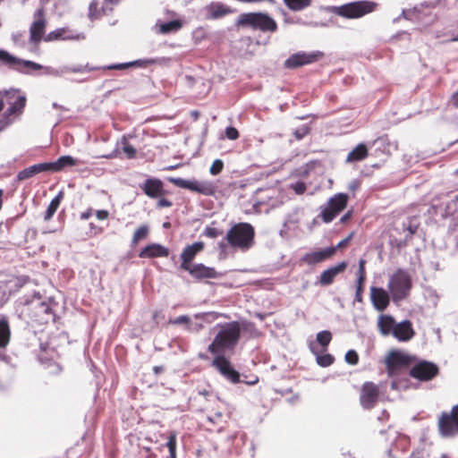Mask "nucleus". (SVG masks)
I'll return each instance as SVG.
<instances>
[{
  "label": "nucleus",
  "instance_id": "28",
  "mask_svg": "<svg viewBox=\"0 0 458 458\" xmlns=\"http://www.w3.org/2000/svg\"><path fill=\"white\" fill-rule=\"evenodd\" d=\"M182 27V21L180 19H175L169 21H157L155 29L160 34H171L180 30Z\"/></svg>",
  "mask_w": 458,
  "mask_h": 458
},
{
  "label": "nucleus",
  "instance_id": "40",
  "mask_svg": "<svg viewBox=\"0 0 458 458\" xmlns=\"http://www.w3.org/2000/svg\"><path fill=\"white\" fill-rule=\"evenodd\" d=\"M365 280H357L356 279V292H355V301L361 303L363 302V293L365 286Z\"/></svg>",
  "mask_w": 458,
  "mask_h": 458
},
{
  "label": "nucleus",
  "instance_id": "62",
  "mask_svg": "<svg viewBox=\"0 0 458 458\" xmlns=\"http://www.w3.org/2000/svg\"><path fill=\"white\" fill-rule=\"evenodd\" d=\"M4 106V93L0 92V112L3 110Z\"/></svg>",
  "mask_w": 458,
  "mask_h": 458
},
{
  "label": "nucleus",
  "instance_id": "64",
  "mask_svg": "<svg viewBox=\"0 0 458 458\" xmlns=\"http://www.w3.org/2000/svg\"><path fill=\"white\" fill-rule=\"evenodd\" d=\"M121 0H105V3L107 4H117Z\"/></svg>",
  "mask_w": 458,
  "mask_h": 458
},
{
  "label": "nucleus",
  "instance_id": "45",
  "mask_svg": "<svg viewBox=\"0 0 458 458\" xmlns=\"http://www.w3.org/2000/svg\"><path fill=\"white\" fill-rule=\"evenodd\" d=\"M365 264H366V261L364 259H360L358 271L356 273L357 280H360V281L365 280L366 281L367 274H366Z\"/></svg>",
  "mask_w": 458,
  "mask_h": 458
},
{
  "label": "nucleus",
  "instance_id": "21",
  "mask_svg": "<svg viewBox=\"0 0 458 458\" xmlns=\"http://www.w3.org/2000/svg\"><path fill=\"white\" fill-rule=\"evenodd\" d=\"M335 254V249L327 247L323 250L304 254L301 259V262L308 266H314L316 264L322 263L327 259H330Z\"/></svg>",
  "mask_w": 458,
  "mask_h": 458
},
{
  "label": "nucleus",
  "instance_id": "6",
  "mask_svg": "<svg viewBox=\"0 0 458 458\" xmlns=\"http://www.w3.org/2000/svg\"><path fill=\"white\" fill-rule=\"evenodd\" d=\"M387 288L394 303L406 300L412 289L411 275L407 271L398 268L390 276Z\"/></svg>",
  "mask_w": 458,
  "mask_h": 458
},
{
  "label": "nucleus",
  "instance_id": "13",
  "mask_svg": "<svg viewBox=\"0 0 458 458\" xmlns=\"http://www.w3.org/2000/svg\"><path fill=\"white\" fill-rule=\"evenodd\" d=\"M55 307H57V302L50 298L43 301L34 303L32 306V313L35 320L38 324L55 322Z\"/></svg>",
  "mask_w": 458,
  "mask_h": 458
},
{
  "label": "nucleus",
  "instance_id": "38",
  "mask_svg": "<svg viewBox=\"0 0 458 458\" xmlns=\"http://www.w3.org/2000/svg\"><path fill=\"white\" fill-rule=\"evenodd\" d=\"M335 361V357L329 353H325L322 355L317 356V362L321 367H329Z\"/></svg>",
  "mask_w": 458,
  "mask_h": 458
},
{
  "label": "nucleus",
  "instance_id": "34",
  "mask_svg": "<svg viewBox=\"0 0 458 458\" xmlns=\"http://www.w3.org/2000/svg\"><path fill=\"white\" fill-rule=\"evenodd\" d=\"M312 0H284V4L293 12L302 11L311 4Z\"/></svg>",
  "mask_w": 458,
  "mask_h": 458
},
{
  "label": "nucleus",
  "instance_id": "56",
  "mask_svg": "<svg viewBox=\"0 0 458 458\" xmlns=\"http://www.w3.org/2000/svg\"><path fill=\"white\" fill-rule=\"evenodd\" d=\"M449 103L455 108H458V91L452 94Z\"/></svg>",
  "mask_w": 458,
  "mask_h": 458
},
{
  "label": "nucleus",
  "instance_id": "54",
  "mask_svg": "<svg viewBox=\"0 0 458 458\" xmlns=\"http://www.w3.org/2000/svg\"><path fill=\"white\" fill-rule=\"evenodd\" d=\"M352 235L353 233H352L348 237H346L345 239L342 240L341 242H338V244L336 246H331L330 248H335V251L338 250V249H342V248H344L345 246L348 245V243L350 242V241L352 240Z\"/></svg>",
  "mask_w": 458,
  "mask_h": 458
},
{
  "label": "nucleus",
  "instance_id": "30",
  "mask_svg": "<svg viewBox=\"0 0 458 458\" xmlns=\"http://www.w3.org/2000/svg\"><path fill=\"white\" fill-rule=\"evenodd\" d=\"M369 150L364 143L358 144L346 157L347 163L360 162L367 158Z\"/></svg>",
  "mask_w": 458,
  "mask_h": 458
},
{
  "label": "nucleus",
  "instance_id": "50",
  "mask_svg": "<svg viewBox=\"0 0 458 458\" xmlns=\"http://www.w3.org/2000/svg\"><path fill=\"white\" fill-rule=\"evenodd\" d=\"M323 55H324L323 53H321L319 51H315L310 54L296 53V54L292 55L290 57H298V58H301V57H322Z\"/></svg>",
  "mask_w": 458,
  "mask_h": 458
},
{
  "label": "nucleus",
  "instance_id": "31",
  "mask_svg": "<svg viewBox=\"0 0 458 458\" xmlns=\"http://www.w3.org/2000/svg\"><path fill=\"white\" fill-rule=\"evenodd\" d=\"M153 63L152 59H136L132 62L122 63L107 66L109 70H124L127 68H141L146 67L148 64Z\"/></svg>",
  "mask_w": 458,
  "mask_h": 458
},
{
  "label": "nucleus",
  "instance_id": "63",
  "mask_svg": "<svg viewBox=\"0 0 458 458\" xmlns=\"http://www.w3.org/2000/svg\"><path fill=\"white\" fill-rule=\"evenodd\" d=\"M0 57H13V56L9 55L7 52H5L4 50H0Z\"/></svg>",
  "mask_w": 458,
  "mask_h": 458
},
{
  "label": "nucleus",
  "instance_id": "59",
  "mask_svg": "<svg viewBox=\"0 0 458 458\" xmlns=\"http://www.w3.org/2000/svg\"><path fill=\"white\" fill-rule=\"evenodd\" d=\"M153 371H154L155 374L157 375V374H159V373L164 371V367H162V366H155L153 368Z\"/></svg>",
  "mask_w": 458,
  "mask_h": 458
},
{
  "label": "nucleus",
  "instance_id": "61",
  "mask_svg": "<svg viewBox=\"0 0 458 458\" xmlns=\"http://www.w3.org/2000/svg\"><path fill=\"white\" fill-rule=\"evenodd\" d=\"M51 366L54 368L52 372L58 373V372H60L62 370L61 366L59 364H57V363H54Z\"/></svg>",
  "mask_w": 458,
  "mask_h": 458
},
{
  "label": "nucleus",
  "instance_id": "57",
  "mask_svg": "<svg viewBox=\"0 0 458 458\" xmlns=\"http://www.w3.org/2000/svg\"><path fill=\"white\" fill-rule=\"evenodd\" d=\"M93 214V209L89 208L86 211L81 213L80 218L81 220H88Z\"/></svg>",
  "mask_w": 458,
  "mask_h": 458
},
{
  "label": "nucleus",
  "instance_id": "10",
  "mask_svg": "<svg viewBox=\"0 0 458 458\" xmlns=\"http://www.w3.org/2000/svg\"><path fill=\"white\" fill-rule=\"evenodd\" d=\"M415 357L402 351H391L386 358V368L389 377L395 375L400 369L408 368Z\"/></svg>",
  "mask_w": 458,
  "mask_h": 458
},
{
  "label": "nucleus",
  "instance_id": "17",
  "mask_svg": "<svg viewBox=\"0 0 458 458\" xmlns=\"http://www.w3.org/2000/svg\"><path fill=\"white\" fill-rule=\"evenodd\" d=\"M212 366L216 369L219 373L232 383L240 381V373L233 369L230 360L224 355H217L212 361Z\"/></svg>",
  "mask_w": 458,
  "mask_h": 458
},
{
  "label": "nucleus",
  "instance_id": "49",
  "mask_svg": "<svg viewBox=\"0 0 458 458\" xmlns=\"http://www.w3.org/2000/svg\"><path fill=\"white\" fill-rule=\"evenodd\" d=\"M191 318L187 315L179 316L174 319H170L169 324L180 325V324H190Z\"/></svg>",
  "mask_w": 458,
  "mask_h": 458
},
{
  "label": "nucleus",
  "instance_id": "52",
  "mask_svg": "<svg viewBox=\"0 0 458 458\" xmlns=\"http://www.w3.org/2000/svg\"><path fill=\"white\" fill-rule=\"evenodd\" d=\"M292 188L297 194H303L307 190L306 184L303 182H297L292 185Z\"/></svg>",
  "mask_w": 458,
  "mask_h": 458
},
{
  "label": "nucleus",
  "instance_id": "48",
  "mask_svg": "<svg viewBox=\"0 0 458 458\" xmlns=\"http://www.w3.org/2000/svg\"><path fill=\"white\" fill-rule=\"evenodd\" d=\"M225 136L227 139L231 140H235L239 138V131L236 128L234 127H227L225 129Z\"/></svg>",
  "mask_w": 458,
  "mask_h": 458
},
{
  "label": "nucleus",
  "instance_id": "14",
  "mask_svg": "<svg viewBox=\"0 0 458 458\" xmlns=\"http://www.w3.org/2000/svg\"><path fill=\"white\" fill-rule=\"evenodd\" d=\"M3 93L4 104L6 103L9 106L4 114V117L7 119L6 123L8 124L10 123V116L21 114L23 112L27 98L16 89L4 90Z\"/></svg>",
  "mask_w": 458,
  "mask_h": 458
},
{
  "label": "nucleus",
  "instance_id": "26",
  "mask_svg": "<svg viewBox=\"0 0 458 458\" xmlns=\"http://www.w3.org/2000/svg\"><path fill=\"white\" fill-rule=\"evenodd\" d=\"M205 16L208 20H217L232 13L229 6L219 2H213L205 6Z\"/></svg>",
  "mask_w": 458,
  "mask_h": 458
},
{
  "label": "nucleus",
  "instance_id": "37",
  "mask_svg": "<svg viewBox=\"0 0 458 458\" xmlns=\"http://www.w3.org/2000/svg\"><path fill=\"white\" fill-rule=\"evenodd\" d=\"M331 340L332 334L327 330L321 331L317 335V341L323 347H327L330 344Z\"/></svg>",
  "mask_w": 458,
  "mask_h": 458
},
{
  "label": "nucleus",
  "instance_id": "58",
  "mask_svg": "<svg viewBox=\"0 0 458 458\" xmlns=\"http://www.w3.org/2000/svg\"><path fill=\"white\" fill-rule=\"evenodd\" d=\"M352 216V211H348L347 213H345L340 219V221L342 223H346L348 222Z\"/></svg>",
  "mask_w": 458,
  "mask_h": 458
},
{
  "label": "nucleus",
  "instance_id": "46",
  "mask_svg": "<svg viewBox=\"0 0 458 458\" xmlns=\"http://www.w3.org/2000/svg\"><path fill=\"white\" fill-rule=\"evenodd\" d=\"M224 414L221 411L214 412L208 415V420L213 424H220L223 421Z\"/></svg>",
  "mask_w": 458,
  "mask_h": 458
},
{
  "label": "nucleus",
  "instance_id": "53",
  "mask_svg": "<svg viewBox=\"0 0 458 458\" xmlns=\"http://www.w3.org/2000/svg\"><path fill=\"white\" fill-rule=\"evenodd\" d=\"M157 199H158L157 203L158 208H170L173 206V202L165 199V196Z\"/></svg>",
  "mask_w": 458,
  "mask_h": 458
},
{
  "label": "nucleus",
  "instance_id": "11",
  "mask_svg": "<svg viewBox=\"0 0 458 458\" xmlns=\"http://www.w3.org/2000/svg\"><path fill=\"white\" fill-rule=\"evenodd\" d=\"M381 395L380 386L372 382H364L360 388V404L365 410H372Z\"/></svg>",
  "mask_w": 458,
  "mask_h": 458
},
{
  "label": "nucleus",
  "instance_id": "51",
  "mask_svg": "<svg viewBox=\"0 0 458 458\" xmlns=\"http://www.w3.org/2000/svg\"><path fill=\"white\" fill-rule=\"evenodd\" d=\"M310 133V128L308 126H302L294 131V136L297 140H301Z\"/></svg>",
  "mask_w": 458,
  "mask_h": 458
},
{
  "label": "nucleus",
  "instance_id": "5",
  "mask_svg": "<svg viewBox=\"0 0 458 458\" xmlns=\"http://www.w3.org/2000/svg\"><path fill=\"white\" fill-rule=\"evenodd\" d=\"M255 230L249 223H238L227 232L225 241L232 248L247 250L254 244Z\"/></svg>",
  "mask_w": 458,
  "mask_h": 458
},
{
  "label": "nucleus",
  "instance_id": "20",
  "mask_svg": "<svg viewBox=\"0 0 458 458\" xmlns=\"http://www.w3.org/2000/svg\"><path fill=\"white\" fill-rule=\"evenodd\" d=\"M141 191L150 199L165 196L168 191L164 187V182L158 178H148L140 184Z\"/></svg>",
  "mask_w": 458,
  "mask_h": 458
},
{
  "label": "nucleus",
  "instance_id": "24",
  "mask_svg": "<svg viewBox=\"0 0 458 458\" xmlns=\"http://www.w3.org/2000/svg\"><path fill=\"white\" fill-rule=\"evenodd\" d=\"M193 278L197 280L217 278L220 274L214 268L203 264H193L190 270H186Z\"/></svg>",
  "mask_w": 458,
  "mask_h": 458
},
{
  "label": "nucleus",
  "instance_id": "42",
  "mask_svg": "<svg viewBox=\"0 0 458 458\" xmlns=\"http://www.w3.org/2000/svg\"><path fill=\"white\" fill-rule=\"evenodd\" d=\"M176 437H177L176 432L171 431L169 433V436L167 437V442H166V446L169 450V453H171L173 451H176V447H177Z\"/></svg>",
  "mask_w": 458,
  "mask_h": 458
},
{
  "label": "nucleus",
  "instance_id": "9",
  "mask_svg": "<svg viewBox=\"0 0 458 458\" xmlns=\"http://www.w3.org/2000/svg\"><path fill=\"white\" fill-rule=\"evenodd\" d=\"M438 432L442 437H450L458 435V404L449 412L444 411L437 420Z\"/></svg>",
  "mask_w": 458,
  "mask_h": 458
},
{
  "label": "nucleus",
  "instance_id": "3",
  "mask_svg": "<svg viewBox=\"0 0 458 458\" xmlns=\"http://www.w3.org/2000/svg\"><path fill=\"white\" fill-rule=\"evenodd\" d=\"M78 164L79 161L72 157L62 156L55 162L35 164L21 170L16 175V180L21 182L43 172L57 173L64 170L65 167L77 165Z\"/></svg>",
  "mask_w": 458,
  "mask_h": 458
},
{
  "label": "nucleus",
  "instance_id": "4",
  "mask_svg": "<svg viewBox=\"0 0 458 458\" xmlns=\"http://www.w3.org/2000/svg\"><path fill=\"white\" fill-rule=\"evenodd\" d=\"M237 27L248 28L261 32L274 33L277 30L276 21L267 13H243L235 22Z\"/></svg>",
  "mask_w": 458,
  "mask_h": 458
},
{
  "label": "nucleus",
  "instance_id": "16",
  "mask_svg": "<svg viewBox=\"0 0 458 458\" xmlns=\"http://www.w3.org/2000/svg\"><path fill=\"white\" fill-rule=\"evenodd\" d=\"M47 23L44 7L37 9L33 14V21L30 26V42L38 44L41 40H44Z\"/></svg>",
  "mask_w": 458,
  "mask_h": 458
},
{
  "label": "nucleus",
  "instance_id": "22",
  "mask_svg": "<svg viewBox=\"0 0 458 458\" xmlns=\"http://www.w3.org/2000/svg\"><path fill=\"white\" fill-rule=\"evenodd\" d=\"M204 249V243L202 242H196L191 245L186 246L181 253V265L180 269L190 270V267L193 265L192 260L195 259L198 253L202 251Z\"/></svg>",
  "mask_w": 458,
  "mask_h": 458
},
{
  "label": "nucleus",
  "instance_id": "19",
  "mask_svg": "<svg viewBox=\"0 0 458 458\" xmlns=\"http://www.w3.org/2000/svg\"><path fill=\"white\" fill-rule=\"evenodd\" d=\"M369 290V298L374 309L379 312L385 311L390 304L391 293L382 287L371 286Z\"/></svg>",
  "mask_w": 458,
  "mask_h": 458
},
{
  "label": "nucleus",
  "instance_id": "44",
  "mask_svg": "<svg viewBox=\"0 0 458 458\" xmlns=\"http://www.w3.org/2000/svg\"><path fill=\"white\" fill-rule=\"evenodd\" d=\"M345 361L351 365H356L359 362V355L356 351L350 350L345 353Z\"/></svg>",
  "mask_w": 458,
  "mask_h": 458
},
{
  "label": "nucleus",
  "instance_id": "41",
  "mask_svg": "<svg viewBox=\"0 0 458 458\" xmlns=\"http://www.w3.org/2000/svg\"><path fill=\"white\" fill-rule=\"evenodd\" d=\"M123 152L127 158L131 159L136 157L137 150L132 145L124 140L123 143Z\"/></svg>",
  "mask_w": 458,
  "mask_h": 458
},
{
  "label": "nucleus",
  "instance_id": "43",
  "mask_svg": "<svg viewBox=\"0 0 458 458\" xmlns=\"http://www.w3.org/2000/svg\"><path fill=\"white\" fill-rule=\"evenodd\" d=\"M223 168L224 162L221 159H216L209 168V173L212 175H217L222 172Z\"/></svg>",
  "mask_w": 458,
  "mask_h": 458
},
{
  "label": "nucleus",
  "instance_id": "2",
  "mask_svg": "<svg viewBox=\"0 0 458 458\" xmlns=\"http://www.w3.org/2000/svg\"><path fill=\"white\" fill-rule=\"evenodd\" d=\"M378 4L373 1H354L339 6L330 5L326 7L327 13L345 19H360L376 11Z\"/></svg>",
  "mask_w": 458,
  "mask_h": 458
},
{
  "label": "nucleus",
  "instance_id": "1",
  "mask_svg": "<svg viewBox=\"0 0 458 458\" xmlns=\"http://www.w3.org/2000/svg\"><path fill=\"white\" fill-rule=\"evenodd\" d=\"M241 338V326L238 321H232L219 327V331L208 346V352L216 354L223 351L233 350Z\"/></svg>",
  "mask_w": 458,
  "mask_h": 458
},
{
  "label": "nucleus",
  "instance_id": "39",
  "mask_svg": "<svg viewBox=\"0 0 458 458\" xmlns=\"http://www.w3.org/2000/svg\"><path fill=\"white\" fill-rule=\"evenodd\" d=\"M101 15V11L98 9V1L93 0L89 6V17L90 20H95L99 18Z\"/></svg>",
  "mask_w": 458,
  "mask_h": 458
},
{
  "label": "nucleus",
  "instance_id": "23",
  "mask_svg": "<svg viewBox=\"0 0 458 458\" xmlns=\"http://www.w3.org/2000/svg\"><path fill=\"white\" fill-rule=\"evenodd\" d=\"M392 335L399 342H408L415 335L411 321L406 319L396 323Z\"/></svg>",
  "mask_w": 458,
  "mask_h": 458
},
{
  "label": "nucleus",
  "instance_id": "8",
  "mask_svg": "<svg viewBox=\"0 0 458 458\" xmlns=\"http://www.w3.org/2000/svg\"><path fill=\"white\" fill-rule=\"evenodd\" d=\"M168 181L174 185L189 190L205 196H213L216 192V186L209 181L185 180L182 178H168Z\"/></svg>",
  "mask_w": 458,
  "mask_h": 458
},
{
  "label": "nucleus",
  "instance_id": "35",
  "mask_svg": "<svg viewBox=\"0 0 458 458\" xmlns=\"http://www.w3.org/2000/svg\"><path fill=\"white\" fill-rule=\"evenodd\" d=\"M149 234V226L147 225H141L134 232L131 239V244L136 246L140 241L148 238Z\"/></svg>",
  "mask_w": 458,
  "mask_h": 458
},
{
  "label": "nucleus",
  "instance_id": "25",
  "mask_svg": "<svg viewBox=\"0 0 458 458\" xmlns=\"http://www.w3.org/2000/svg\"><path fill=\"white\" fill-rule=\"evenodd\" d=\"M347 267L345 261L340 262L336 266L331 267L324 270L318 277V283L322 286H327L335 281V278L343 273Z\"/></svg>",
  "mask_w": 458,
  "mask_h": 458
},
{
  "label": "nucleus",
  "instance_id": "33",
  "mask_svg": "<svg viewBox=\"0 0 458 458\" xmlns=\"http://www.w3.org/2000/svg\"><path fill=\"white\" fill-rule=\"evenodd\" d=\"M63 197H64V193L63 191H60L50 202V204L48 205L47 210H46V213H45V216H44V219L46 221H49L53 216L55 215V213L56 212L57 208H59L60 206V203L63 199Z\"/></svg>",
  "mask_w": 458,
  "mask_h": 458
},
{
  "label": "nucleus",
  "instance_id": "7",
  "mask_svg": "<svg viewBox=\"0 0 458 458\" xmlns=\"http://www.w3.org/2000/svg\"><path fill=\"white\" fill-rule=\"evenodd\" d=\"M0 65L22 73L57 74L58 72L49 66H43L25 59H0Z\"/></svg>",
  "mask_w": 458,
  "mask_h": 458
},
{
  "label": "nucleus",
  "instance_id": "55",
  "mask_svg": "<svg viewBox=\"0 0 458 458\" xmlns=\"http://www.w3.org/2000/svg\"><path fill=\"white\" fill-rule=\"evenodd\" d=\"M96 216L98 220H106L109 217V212L105 209L98 210L96 212Z\"/></svg>",
  "mask_w": 458,
  "mask_h": 458
},
{
  "label": "nucleus",
  "instance_id": "27",
  "mask_svg": "<svg viewBox=\"0 0 458 458\" xmlns=\"http://www.w3.org/2000/svg\"><path fill=\"white\" fill-rule=\"evenodd\" d=\"M169 255V250L158 243H151L143 248L140 253L139 257L141 259H154V258H161L167 257Z\"/></svg>",
  "mask_w": 458,
  "mask_h": 458
},
{
  "label": "nucleus",
  "instance_id": "29",
  "mask_svg": "<svg viewBox=\"0 0 458 458\" xmlns=\"http://www.w3.org/2000/svg\"><path fill=\"white\" fill-rule=\"evenodd\" d=\"M396 322L391 315L382 314L377 318V327L382 335H392Z\"/></svg>",
  "mask_w": 458,
  "mask_h": 458
},
{
  "label": "nucleus",
  "instance_id": "36",
  "mask_svg": "<svg viewBox=\"0 0 458 458\" xmlns=\"http://www.w3.org/2000/svg\"><path fill=\"white\" fill-rule=\"evenodd\" d=\"M313 60L314 59H286L284 65L288 69H296L310 64Z\"/></svg>",
  "mask_w": 458,
  "mask_h": 458
},
{
  "label": "nucleus",
  "instance_id": "47",
  "mask_svg": "<svg viewBox=\"0 0 458 458\" xmlns=\"http://www.w3.org/2000/svg\"><path fill=\"white\" fill-rule=\"evenodd\" d=\"M223 234V232L216 227H207L205 229V235L209 238H216Z\"/></svg>",
  "mask_w": 458,
  "mask_h": 458
},
{
  "label": "nucleus",
  "instance_id": "12",
  "mask_svg": "<svg viewBox=\"0 0 458 458\" xmlns=\"http://www.w3.org/2000/svg\"><path fill=\"white\" fill-rule=\"evenodd\" d=\"M348 202V195L345 193H337L330 198L327 204L322 208L320 216L324 223H330L334 218L344 210Z\"/></svg>",
  "mask_w": 458,
  "mask_h": 458
},
{
  "label": "nucleus",
  "instance_id": "18",
  "mask_svg": "<svg viewBox=\"0 0 458 458\" xmlns=\"http://www.w3.org/2000/svg\"><path fill=\"white\" fill-rule=\"evenodd\" d=\"M85 38V34L72 30L69 27L58 28L50 31L44 37V41H58V40H81Z\"/></svg>",
  "mask_w": 458,
  "mask_h": 458
},
{
  "label": "nucleus",
  "instance_id": "15",
  "mask_svg": "<svg viewBox=\"0 0 458 458\" xmlns=\"http://www.w3.org/2000/svg\"><path fill=\"white\" fill-rule=\"evenodd\" d=\"M409 374L415 379L427 382L432 380L439 374V368L431 361L420 360L410 369Z\"/></svg>",
  "mask_w": 458,
  "mask_h": 458
},
{
  "label": "nucleus",
  "instance_id": "32",
  "mask_svg": "<svg viewBox=\"0 0 458 458\" xmlns=\"http://www.w3.org/2000/svg\"><path fill=\"white\" fill-rule=\"evenodd\" d=\"M11 339V329L7 318L0 319V348H5Z\"/></svg>",
  "mask_w": 458,
  "mask_h": 458
},
{
  "label": "nucleus",
  "instance_id": "60",
  "mask_svg": "<svg viewBox=\"0 0 458 458\" xmlns=\"http://www.w3.org/2000/svg\"><path fill=\"white\" fill-rule=\"evenodd\" d=\"M90 228L95 231V234L102 233V228L96 226L94 224H90Z\"/></svg>",
  "mask_w": 458,
  "mask_h": 458
}]
</instances>
